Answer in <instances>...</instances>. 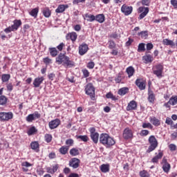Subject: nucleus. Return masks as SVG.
<instances>
[{"label":"nucleus","mask_w":177,"mask_h":177,"mask_svg":"<svg viewBox=\"0 0 177 177\" xmlns=\"http://www.w3.org/2000/svg\"><path fill=\"white\" fill-rule=\"evenodd\" d=\"M56 62L58 64H62L66 68H71L72 67H75V63L70 60V57L65 56L62 53H60L59 56L56 58Z\"/></svg>","instance_id":"f257e3e1"},{"label":"nucleus","mask_w":177,"mask_h":177,"mask_svg":"<svg viewBox=\"0 0 177 177\" xmlns=\"http://www.w3.org/2000/svg\"><path fill=\"white\" fill-rule=\"evenodd\" d=\"M100 143L105 146V147H111L115 145V140L109 134L102 133L100 136Z\"/></svg>","instance_id":"f03ea898"},{"label":"nucleus","mask_w":177,"mask_h":177,"mask_svg":"<svg viewBox=\"0 0 177 177\" xmlns=\"http://www.w3.org/2000/svg\"><path fill=\"white\" fill-rule=\"evenodd\" d=\"M148 140L150 146L149 147L147 152L151 153V151L156 150V148L158 146V141H157V138H156L154 136H151Z\"/></svg>","instance_id":"7ed1b4c3"},{"label":"nucleus","mask_w":177,"mask_h":177,"mask_svg":"<svg viewBox=\"0 0 177 177\" xmlns=\"http://www.w3.org/2000/svg\"><path fill=\"white\" fill-rule=\"evenodd\" d=\"M86 95H89L92 100H95V87L92 83H88L85 88Z\"/></svg>","instance_id":"20e7f679"},{"label":"nucleus","mask_w":177,"mask_h":177,"mask_svg":"<svg viewBox=\"0 0 177 177\" xmlns=\"http://www.w3.org/2000/svg\"><path fill=\"white\" fill-rule=\"evenodd\" d=\"M164 67L161 64H158L153 68V74L158 77V78L162 77V71Z\"/></svg>","instance_id":"39448f33"},{"label":"nucleus","mask_w":177,"mask_h":177,"mask_svg":"<svg viewBox=\"0 0 177 177\" xmlns=\"http://www.w3.org/2000/svg\"><path fill=\"white\" fill-rule=\"evenodd\" d=\"M13 118V113L12 112H1L0 113V120L2 121H9Z\"/></svg>","instance_id":"423d86ee"},{"label":"nucleus","mask_w":177,"mask_h":177,"mask_svg":"<svg viewBox=\"0 0 177 177\" xmlns=\"http://www.w3.org/2000/svg\"><path fill=\"white\" fill-rule=\"evenodd\" d=\"M81 161L80 159L77 158H73L69 161V167H71L73 168V169H76V168H78L80 167V163Z\"/></svg>","instance_id":"0eeeda50"},{"label":"nucleus","mask_w":177,"mask_h":177,"mask_svg":"<svg viewBox=\"0 0 177 177\" xmlns=\"http://www.w3.org/2000/svg\"><path fill=\"white\" fill-rule=\"evenodd\" d=\"M139 13H141L140 15L139 19L142 20V19H145L146 16L147 15V13H149V8H145V7H140L138 8Z\"/></svg>","instance_id":"6e6552de"},{"label":"nucleus","mask_w":177,"mask_h":177,"mask_svg":"<svg viewBox=\"0 0 177 177\" xmlns=\"http://www.w3.org/2000/svg\"><path fill=\"white\" fill-rule=\"evenodd\" d=\"M162 169L164 172L166 174H168L169 172V169H171V165L168 163V161L167 160V158L164 157L162 160Z\"/></svg>","instance_id":"1a4fd4ad"},{"label":"nucleus","mask_w":177,"mask_h":177,"mask_svg":"<svg viewBox=\"0 0 177 177\" xmlns=\"http://www.w3.org/2000/svg\"><path fill=\"white\" fill-rule=\"evenodd\" d=\"M133 136V133L132 132V130H131L129 128H126L123 131V138L124 139H131Z\"/></svg>","instance_id":"9d476101"},{"label":"nucleus","mask_w":177,"mask_h":177,"mask_svg":"<svg viewBox=\"0 0 177 177\" xmlns=\"http://www.w3.org/2000/svg\"><path fill=\"white\" fill-rule=\"evenodd\" d=\"M89 48H88V46L86 44H82L79 46V53L81 56H84L85 53L88 52V50Z\"/></svg>","instance_id":"9b49d317"},{"label":"nucleus","mask_w":177,"mask_h":177,"mask_svg":"<svg viewBox=\"0 0 177 177\" xmlns=\"http://www.w3.org/2000/svg\"><path fill=\"white\" fill-rule=\"evenodd\" d=\"M121 10L122 13H124L126 16H129V15H131L132 13V6H122L121 8Z\"/></svg>","instance_id":"f8f14e48"},{"label":"nucleus","mask_w":177,"mask_h":177,"mask_svg":"<svg viewBox=\"0 0 177 177\" xmlns=\"http://www.w3.org/2000/svg\"><path fill=\"white\" fill-rule=\"evenodd\" d=\"M48 125L50 129H55V128H57V127L60 125V120L55 119L52 120L48 123Z\"/></svg>","instance_id":"ddd939ff"},{"label":"nucleus","mask_w":177,"mask_h":177,"mask_svg":"<svg viewBox=\"0 0 177 177\" xmlns=\"http://www.w3.org/2000/svg\"><path fill=\"white\" fill-rule=\"evenodd\" d=\"M136 85H137L140 91H145L146 89V83L140 79L136 80Z\"/></svg>","instance_id":"4468645a"},{"label":"nucleus","mask_w":177,"mask_h":177,"mask_svg":"<svg viewBox=\"0 0 177 177\" xmlns=\"http://www.w3.org/2000/svg\"><path fill=\"white\" fill-rule=\"evenodd\" d=\"M136 107H138V104H136V101H131L129 103L127 110V111H129L131 110H136Z\"/></svg>","instance_id":"2eb2a0df"},{"label":"nucleus","mask_w":177,"mask_h":177,"mask_svg":"<svg viewBox=\"0 0 177 177\" xmlns=\"http://www.w3.org/2000/svg\"><path fill=\"white\" fill-rule=\"evenodd\" d=\"M44 82V77H37L35 79L33 82V85L35 88H39V85H41V82Z\"/></svg>","instance_id":"dca6fc26"},{"label":"nucleus","mask_w":177,"mask_h":177,"mask_svg":"<svg viewBox=\"0 0 177 177\" xmlns=\"http://www.w3.org/2000/svg\"><path fill=\"white\" fill-rule=\"evenodd\" d=\"M68 8V5H59L55 10L56 13H63Z\"/></svg>","instance_id":"f3484780"},{"label":"nucleus","mask_w":177,"mask_h":177,"mask_svg":"<svg viewBox=\"0 0 177 177\" xmlns=\"http://www.w3.org/2000/svg\"><path fill=\"white\" fill-rule=\"evenodd\" d=\"M21 26V21L16 19L14 21V24L11 26V27H12V29L14 30V31H17V30H18L19 27H20Z\"/></svg>","instance_id":"a211bd4d"},{"label":"nucleus","mask_w":177,"mask_h":177,"mask_svg":"<svg viewBox=\"0 0 177 177\" xmlns=\"http://www.w3.org/2000/svg\"><path fill=\"white\" fill-rule=\"evenodd\" d=\"M150 122L153 124L155 127H158L160 125L161 122H160V120L157 119L156 117L150 118Z\"/></svg>","instance_id":"6ab92c4d"},{"label":"nucleus","mask_w":177,"mask_h":177,"mask_svg":"<svg viewBox=\"0 0 177 177\" xmlns=\"http://www.w3.org/2000/svg\"><path fill=\"white\" fill-rule=\"evenodd\" d=\"M162 44H163V45L171 46V48L175 46V42H174V41L169 40L168 39H164L162 41Z\"/></svg>","instance_id":"aec40b11"},{"label":"nucleus","mask_w":177,"mask_h":177,"mask_svg":"<svg viewBox=\"0 0 177 177\" xmlns=\"http://www.w3.org/2000/svg\"><path fill=\"white\" fill-rule=\"evenodd\" d=\"M126 72L128 74L129 78H131V77H132L133 74H135V68H133L132 66H129L126 69Z\"/></svg>","instance_id":"412c9836"},{"label":"nucleus","mask_w":177,"mask_h":177,"mask_svg":"<svg viewBox=\"0 0 177 177\" xmlns=\"http://www.w3.org/2000/svg\"><path fill=\"white\" fill-rule=\"evenodd\" d=\"M57 169H59V166L57 165L53 167V168L47 167L46 171L48 174H55V172L57 171Z\"/></svg>","instance_id":"4be33fe9"},{"label":"nucleus","mask_w":177,"mask_h":177,"mask_svg":"<svg viewBox=\"0 0 177 177\" xmlns=\"http://www.w3.org/2000/svg\"><path fill=\"white\" fill-rule=\"evenodd\" d=\"M148 100L150 103H153V102H154L155 99H156V95H154V93H153V91L149 90L148 92Z\"/></svg>","instance_id":"5701e85b"},{"label":"nucleus","mask_w":177,"mask_h":177,"mask_svg":"<svg viewBox=\"0 0 177 177\" xmlns=\"http://www.w3.org/2000/svg\"><path fill=\"white\" fill-rule=\"evenodd\" d=\"M129 91V89L127 87H123L120 89H119L118 91V95H120V96H124V95H127V93H128V91Z\"/></svg>","instance_id":"b1692460"},{"label":"nucleus","mask_w":177,"mask_h":177,"mask_svg":"<svg viewBox=\"0 0 177 177\" xmlns=\"http://www.w3.org/2000/svg\"><path fill=\"white\" fill-rule=\"evenodd\" d=\"M91 138L93 142L97 144L99 142V133H95L94 134L91 135Z\"/></svg>","instance_id":"393cba45"},{"label":"nucleus","mask_w":177,"mask_h":177,"mask_svg":"<svg viewBox=\"0 0 177 177\" xmlns=\"http://www.w3.org/2000/svg\"><path fill=\"white\" fill-rule=\"evenodd\" d=\"M68 149L69 148L68 146H63L61 148H59V151L61 154H63L64 156L66 153L68 152Z\"/></svg>","instance_id":"a878e982"},{"label":"nucleus","mask_w":177,"mask_h":177,"mask_svg":"<svg viewBox=\"0 0 177 177\" xmlns=\"http://www.w3.org/2000/svg\"><path fill=\"white\" fill-rule=\"evenodd\" d=\"M8 103V98L5 95L0 96V106H5Z\"/></svg>","instance_id":"bb28decb"},{"label":"nucleus","mask_w":177,"mask_h":177,"mask_svg":"<svg viewBox=\"0 0 177 177\" xmlns=\"http://www.w3.org/2000/svg\"><path fill=\"white\" fill-rule=\"evenodd\" d=\"M145 63H151L153 62V57L150 55H147L143 57Z\"/></svg>","instance_id":"cd10ccee"},{"label":"nucleus","mask_w":177,"mask_h":177,"mask_svg":"<svg viewBox=\"0 0 177 177\" xmlns=\"http://www.w3.org/2000/svg\"><path fill=\"white\" fill-rule=\"evenodd\" d=\"M95 20L98 21V23H103L104 21V15L103 14L97 15Z\"/></svg>","instance_id":"c85d7f7f"},{"label":"nucleus","mask_w":177,"mask_h":177,"mask_svg":"<svg viewBox=\"0 0 177 177\" xmlns=\"http://www.w3.org/2000/svg\"><path fill=\"white\" fill-rule=\"evenodd\" d=\"M100 169L102 171V172H104L106 174V172H109V171H110V168L109 165H102L100 167Z\"/></svg>","instance_id":"c756f323"},{"label":"nucleus","mask_w":177,"mask_h":177,"mask_svg":"<svg viewBox=\"0 0 177 177\" xmlns=\"http://www.w3.org/2000/svg\"><path fill=\"white\" fill-rule=\"evenodd\" d=\"M10 80V75L9 74H3L1 75V80L3 82H8Z\"/></svg>","instance_id":"7c9ffc66"},{"label":"nucleus","mask_w":177,"mask_h":177,"mask_svg":"<svg viewBox=\"0 0 177 177\" xmlns=\"http://www.w3.org/2000/svg\"><path fill=\"white\" fill-rule=\"evenodd\" d=\"M85 17L87 21H95V17L93 15L86 14Z\"/></svg>","instance_id":"2f4dec72"},{"label":"nucleus","mask_w":177,"mask_h":177,"mask_svg":"<svg viewBox=\"0 0 177 177\" xmlns=\"http://www.w3.org/2000/svg\"><path fill=\"white\" fill-rule=\"evenodd\" d=\"M30 147L32 150H38L39 149V144H38V142L35 141L30 143Z\"/></svg>","instance_id":"473e14b6"},{"label":"nucleus","mask_w":177,"mask_h":177,"mask_svg":"<svg viewBox=\"0 0 177 177\" xmlns=\"http://www.w3.org/2000/svg\"><path fill=\"white\" fill-rule=\"evenodd\" d=\"M49 50L50 54L53 57H56V56H57V50H56V48H50Z\"/></svg>","instance_id":"72a5a7b5"},{"label":"nucleus","mask_w":177,"mask_h":177,"mask_svg":"<svg viewBox=\"0 0 177 177\" xmlns=\"http://www.w3.org/2000/svg\"><path fill=\"white\" fill-rule=\"evenodd\" d=\"M176 103H177V96L170 98L169 102H167V104H171L172 106H175Z\"/></svg>","instance_id":"f704fd0d"},{"label":"nucleus","mask_w":177,"mask_h":177,"mask_svg":"<svg viewBox=\"0 0 177 177\" xmlns=\"http://www.w3.org/2000/svg\"><path fill=\"white\" fill-rule=\"evenodd\" d=\"M138 35H139V37H141V38H144V39H146V38H147L149 34L147 30H145V31H142L140 32H139L138 34Z\"/></svg>","instance_id":"c9c22d12"},{"label":"nucleus","mask_w":177,"mask_h":177,"mask_svg":"<svg viewBox=\"0 0 177 177\" xmlns=\"http://www.w3.org/2000/svg\"><path fill=\"white\" fill-rule=\"evenodd\" d=\"M70 154L71 156H78V154H80V151H78V149H75V148H73L72 149L70 150Z\"/></svg>","instance_id":"e433bc0d"},{"label":"nucleus","mask_w":177,"mask_h":177,"mask_svg":"<svg viewBox=\"0 0 177 177\" xmlns=\"http://www.w3.org/2000/svg\"><path fill=\"white\" fill-rule=\"evenodd\" d=\"M38 8H34L30 12V15L32 16L33 17H37L38 16Z\"/></svg>","instance_id":"4c0bfd02"},{"label":"nucleus","mask_w":177,"mask_h":177,"mask_svg":"<svg viewBox=\"0 0 177 177\" xmlns=\"http://www.w3.org/2000/svg\"><path fill=\"white\" fill-rule=\"evenodd\" d=\"M77 139H81L82 142H88L89 138L87 136H77Z\"/></svg>","instance_id":"58836bf2"},{"label":"nucleus","mask_w":177,"mask_h":177,"mask_svg":"<svg viewBox=\"0 0 177 177\" xmlns=\"http://www.w3.org/2000/svg\"><path fill=\"white\" fill-rule=\"evenodd\" d=\"M43 15L45 17H49V16H50V10H49L48 8L44 9Z\"/></svg>","instance_id":"ea45409f"},{"label":"nucleus","mask_w":177,"mask_h":177,"mask_svg":"<svg viewBox=\"0 0 177 177\" xmlns=\"http://www.w3.org/2000/svg\"><path fill=\"white\" fill-rule=\"evenodd\" d=\"M36 132L37 129L32 127L28 131V135H29V136H31V135H34V133H35Z\"/></svg>","instance_id":"a19ab883"},{"label":"nucleus","mask_w":177,"mask_h":177,"mask_svg":"<svg viewBox=\"0 0 177 177\" xmlns=\"http://www.w3.org/2000/svg\"><path fill=\"white\" fill-rule=\"evenodd\" d=\"M66 145L70 148V146H73L74 145V140L70 138L66 140Z\"/></svg>","instance_id":"79ce46f5"},{"label":"nucleus","mask_w":177,"mask_h":177,"mask_svg":"<svg viewBox=\"0 0 177 177\" xmlns=\"http://www.w3.org/2000/svg\"><path fill=\"white\" fill-rule=\"evenodd\" d=\"M69 37H70L71 41H73V42H74V41H75L77 39V33L73 32L70 33Z\"/></svg>","instance_id":"37998d69"},{"label":"nucleus","mask_w":177,"mask_h":177,"mask_svg":"<svg viewBox=\"0 0 177 177\" xmlns=\"http://www.w3.org/2000/svg\"><path fill=\"white\" fill-rule=\"evenodd\" d=\"M145 50V44L141 43L138 45V52H143Z\"/></svg>","instance_id":"c03bdc74"},{"label":"nucleus","mask_w":177,"mask_h":177,"mask_svg":"<svg viewBox=\"0 0 177 177\" xmlns=\"http://www.w3.org/2000/svg\"><path fill=\"white\" fill-rule=\"evenodd\" d=\"M45 140L47 142V143H50V142H52V135L46 134L45 136Z\"/></svg>","instance_id":"a18cd8bd"},{"label":"nucleus","mask_w":177,"mask_h":177,"mask_svg":"<svg viewBox=\"0 0 177 177\" xmlns=\"http://www.w3.org/2000/svg\"><path fill=\"white\" fill-rule=\"evenodd\" d=\"M35 119L34 118V116L32 115V114H30L26 117V121L28 122H32V121H34Z\"/></svg>","instance_id":"49530a36"},{"label":"nucleus","mask_w":177,"mask_h":177,"mask_svg":"<svg viewBox=\"0 0 177 177\" xmlns=\"http://www.w3.org/2000/svg\"><path fill=\"white\" fill-rule=\"evenodd\" d=\"M140 176L141 177H149V173L146 171H142L140 172Z\"/></svg>","instance_id":"de8ad7c7"},{"label":"nucleus","mask_w":177,"mask_h":177,"mask_svg":"<svg viewBox=\"0 0 177 177\" xmlns=\"http://www.w3.org/2000/svg\"><path fill=\"white\" fill-rule=\"evenodd\" d=\"M33 115V118L35 120H37L38 118H41V114H39V113L38 112H35L34 113L32 114Z\"/></svg>","instance_id":"09e8293b"},{"label":"nucleus","mask_w":177,"mask_h":177,"mask_svg":"<svg viewBox=\"0 0 177 177\" xmlns=\"http://www.w3.org/2000/svg\"><path fill=\"white\" fill-rule=\"evenodd\" d=\"M109 49H114L115 48V43L113 41H109Z\"/></svg>","instance_id":"8fccbe9b"},{"label":"nucleus","mask_w":177,"mask_h":177,"mask_svg":"<svg viewBox=\"0 0 177 177\" xmlns=\"http://www.w3.org/2000/svg\"><path fill=\"white\" fill-rule=\"evenodd\" d=\"M4 31L6 32V34H9V32H12V31H15L13 28L12 26H10L8 28H6Z\"/></svg>","instance_id":"3c124183"},{"label":"nucleus","mask_w":177,"mask_h":177,"mask_svg":"<svg viewBox=\"0 0 177 177\" xmlns=\"http://www.w3.org/2000/svg\"><path fill=\"white\" fill-rule=\"evenodd\" d=\"M82 73L85 78H88V77H89V71H88V70L83 69Z\"/></svg>","instance_id":"603ef678"},{"label":"nucleus","mask_w":177,"mask_h":177,"mask_svg":"<svg viewBox=\"0 0 177 177\" xmlns=\"http://www.w3.org/2000/svg\"><path fill=\"white\" fill-rule=\"evenodd\" d=\"M93 67H95V62H90L88 63V64H87V68H88L92 69V68H93Z\"/></svg>","instance_id":"864d4df0"},{"label":"nucleus","mask_w":177,"mask_h":177,"mask_svg":"<svg viewBox=\"0 0 177 177\" xmlns=\"http://www.w3.org/2000/svg\"><path fill=\"white\" fill-rule=\"evenodd\" d=\"M142 5L149 6V5H150V0H142Z\"/></svg>","instance_id":"5fc2aeb1"},{"label":"nucleus","mask_w":177,"mask_h":177,"mask_svg":"<svg viewBox=\"0 0 177 177\" xmlns=\"http://www.w3.org/2000/svg\"><path fill=\"white\" fill-rule=\"evenodd\" d=\"M165 122L166 124H167V125H172V123L174 122L172 121V119H171V118H167Z\"/></svg>","instance_id":"6e6d98bb"},{"label":"nucleus","mask_w":177,"mask_h":177,"mask_svg":"<svg viewBox=\"0 0 177 177\" xmlns=\"http://www.w3.org/2000/svg\"><path fill=\"white\" fill-rule=\"evenodd\" d=\"M169 147L171 151H175V150H176V145L174 144L169 145Z\"/></svg>","instance_id":"4d7b16f0"},{"label":"nucleus","mask_w":177,"mask_h":177,"mask_svg":"<svg viewBox=\"0 0 177 177\" xmlns=\"http://www.w3.org/2000/svg\"><path fill=\"white\" fill-rule=\"evenodd\" d=\"M171 4L175 9H177V0H171Z\"/></svg>","instance_id":"13d9d810"},{"label":"nucleus","mask_w":177,"mask_h":177,"mask_svg":"<svg viewBox=\"0 0 177 177\" xmlns=\"http://www.w3.org/2000/svg\"><path fill=\"white\" fill-rule=\"evenodd\" d=\"M153 44L151 43H148L147 44V50H151L153 49Z\"/></svg>","instance_id":"bf43d9fd"},{"label":"nucleus","mask_w":177,"mask_h":177,"mask_svg":"<svg viewBox=\"0 0 177 177\" xmlns=\"http://www.w3.org/2000/svg\"><path fill=\"white\" fill-rule=\"evenodd\" d=\"M32 165H31L28 162H22V167H26L27 168H28V167H31Z\"/></svg>","instance_id":"052dcab7"},{"label":"nucleus","mask_w":177,"mask_h":177,"mask_svg":"<svg viewBox=\"0 0 177 177\" xmlns=\"http://www.w3.org/2000/svg\"><path fill=\"white\" fill-rule=\"evenodd\" d=\"M64 46V43H61L59 46H57L58 50L62 52L63 50V47Z\"/></svg>","instance_id":"680f3d73"},{"label":"nucleus","mask_w":177,"mask_h":177,"mask_svg":"<svg viewBox=\"0 0 177 177\" xmlns=\"http://www.w3.org/2000/svg\"><path fill=\"white\" fill-rule=\"evenodd\" d=\"M48 157L49 158H50V160L56 158V153H55V152H51L50 153H49Z\"/></svg>","instance_id":"e2e57ef3"},{"label":"nucleus","mask_w":177,"mask_h":177,"mask_svg":"<svg viewBox=\"0 0 177 177\" xmlns=\"http://www.w3.org/2000/svg\"><path fill=\"white\" fill-rule=\"evenodd\" d=\"M142 128H151V124H150V123H143Z\"/></svg>","instance_id":"0e129e2a"},{"label":"nucleus","mask_w":177,"mask_h":177,"mask_svg":"<svg viewBox=\"0 0 177 177\" xmlns=\"http://www.w3.org/2000/svg\"><path fill=\"white\" fill-rule=\"evenodd\" d=\"M149 133V131L148 130H142L141 131V134L142 136H147V134Z\"/></svg>","instance_id":"69168bd1"},{"label":"nucleus","mask_w":177,"mask_h":177,"mask_svg":"<svg viewBox=\"0 0 177 177\" xmlns=\"http://www.w3.org/2000/svg\"><path fill=\"white\" fill-rule=\"evenodd\" d=\"M7 89L8 91H13V85L11 83L8 84L7 85Z\"/></svg>","instance_id":"338daca9"},{"label":"nucleus","mask_w":177,"mask_h":177,"mask_svg":"<svg viewBox=\"0 0 177 177\" xmlns=\"http://www.w3.org/2000/svg\"><path fill=\"white\" fill-rule=\"evenodd\" d=\"M55 77V74L50 73L48 75V79L50 80V81H53V78Z\"/></svg>","instance_id":"774afa93"}]
</instances>
